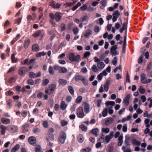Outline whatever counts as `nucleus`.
<instances>
[{
    "label": "nucleus",
    "mask_w": 152,
    "mask_h": 152,
    "mask_svg": "<svg viewBox=\"0 0 152 152\" xmlns=\"http://www.w3.org/2000/svg\"><path fill=\"white\" fill-rule=\"evenodd\" d=\"M40 130V129L37 127H35L33 129V132L35 134H37L39 133Z\"/></svg>",
    "instance_id": "47"
},
{
    "label": "nucleus",
    "mask_w": 152,
    "mask_h": 152,
    "mask_svg": "<svg viewBox=\"0 0 152 152\" xmlns=\"http://www.w3.org/2000/svg\"><path fill=\"white\" fill-rule=\"evenodd\" d=\"M87 7V6L86 4H85L80 7V9L82 11H84L86 10Z\"/></svg>",
    "instance_id": "63"
},
{
    "label": "nucleus",
    "mask_w": 152,
    "mask_h": 152,
    "mask_svg": "<svg viewBox=\"0 0 152 152\" xmlns=\"http://www.w3.org/2000/svg\"><path fill=\"white\" fill-rule=\"evenodd\" d=\"M66 138V133L64 132H61L58 137L59 141L62 144L64 143Z\"/></svg>",
    "instance_id": "4"
},
{
    "label": "nucleus",
    "mask_w": 152,
    "mask_h": 152,
    "mask_svg": "<svg viewBox=\"0 0 152 152\" xmlns=\"http://www.w3.org/2000/svg\"><path fill=\"white\" fill-rule=\"evenodd\" d=\"M61 30L63 31L65 30L66 25L64 23H62L61 25Z\"/></svg>",
    "instance_id": "61"
},
{
    "label": "nucleus",
    "mask_w": 152,
    "mask_h": 152,
    "mask_svg": "<svg viewBox=\"0 0 152 152\" xmlns=\"http://www.w3.org/2000/svg\"><path fill=\"white\" fill-rule=\"evenodd\" d=\"M56 87V85L55 84H51L49 87V89L50 91L53 92Z\"/></svg>",
    "instance_id": "31"
},
{
    "label": "nucleus",
    "mask_w": 152,
    "mask_h": 152,
    "mask_svg": "<svg viewBox=\"0 0 152 152\" xmlns=\"http://www.w3.org/2000/svg\"><path fill=\"white\" fill-rule=\"evenodd\" d=\"M88 18V17L87 15L84 16L80 19V22H83L84 21L87 20Z\"/></svg>",
    "instance_id": "38"
},
{
    "label": "nucleus",
    "mask_w": 152,
    "mask_h": 152,
    "mask_svg": "<svg viewBox=\"0 0 152 152\" xmlns=\"http://www.w3.org/2000/svg\"><path fill=\"white\" fill-rule=\"evenodd\" d=\"M35 149L36 152H43V151H42L41 146L39 145L36 146Z\"/></svg>",
    "instance_id": "28"
},
{
    "label": "nucleus",
    "mask_w": 152,
    "mask_h": 152,
    "mask_svg": "<svg viewBox=\"0 0 152 152\" xmlns=\"http://www.w3.org/2000/svg\"><path fill=\"white\" fill-rule=\"evenodd\" d=\"M48 136L51 140H54V137L53 134L51 133H48Z\"/></svg>",
    "instance_id": "58"
},
{
    "label": "nucleus",
    "mask_w": 152,
    "mask_h": 152,
    "mask_svg": "<svg viewBox=\"0 0 152 152\" xmlns=\"http://www.w3.org/2000/svg\"><path fill=\"white\" fill-rule=\"evenodd\" d=\"M49 82V80L47 79H45L42 82V85L44 86H46Z\"/></svg>",
    "instance_id": "53"
},
{
    "label": "nucleus",
    "mask_w": 152,
    "mask_h": 152,
    "mask_svg": "<svg viewBox=\"0 0 152 152\" xmlns=\"http://www.w3.org/2000/svg\"><path fill=\"white\" fill-rule=\"evenodd\" d=\"M112 138V137H111L109 135L106 136L105 137L106 142L107 143H108Z\"/></svg>",
    "instance_id": "44"
},
{
    "label": "nucleus",
    "mask_w": 152,
    "mask_h": 152,
    "mask_svg": "<svg viewBox=\"0 0 152 152\" xmlns=\"http://www.w3.org/2000/svg\"><path fill=\"white\" fill-rule=\"evenodd\" d=\"M98 68L96 65L94 64L91 67V69L94 72H96L98 71Z\"/></svg>",
    "instance_id": "36"
},
{
    "label": "nucleus",
    "mask_w": 152,
    "mask_h": 152,
    "mask_svg": "<svg viewBox=\"0 0 152 152\" xmlns=\"http://www.w3.org/2000/svg\"><path fill=\"white\" fill-rule=\"evenodd\" d=\"M110 81L109 80H107L104 86V90L107 92L109 90V86L110 84Z\"/></svg>",
    "instance_id": "12"
},
{
    "label": "nucleus",
    "mask_w": 152,
    "mask_h": 152,
    "mask_svg": "<svg viewBox=\"0 0 152 152\" xmlns=\"http://www.w3.org/2000/svg\"><path fill=\"white\" fill-rule=\"evenodd\" d=\"M83 77L82 76L80 75H77L75 77V79L76 81H78L80 80H82Z\"/></svg>",
    "instance_id": "48"
},
{
    "label": "nucleus",
    "mask_w": 152,
    "mask_h": 152,
    "mask_svg": "<svg viewBox=\"0 0 152 152\" xmlns=\"http://www.w3.org/2000/svg\"><path fill=\"white\" fill-rule=\"evenodd\" d=\"M32 49L33 50L36 52L38 51L39 49V47L37 44L34 45L32 46Z\"/></svg>",
    "instance_id": "18"
},
{
    "label": "nucleus",
    "mask_w": 152,
    "mask_h": 152,
    "mask_svg": "<svg viewBox=\"0 0 152 152\" xmlns=\"http://www.w3.org/2000/svg\"><path fill=\"white\" fill-rule=\"evenodd\" d=\"M127 28V26L125 23H124L123 24V27L121 28L120 30V31L121 33H122L124 30H126Z\"/></svg>",
    "instance_id": "26"
},
{
    "label": "nucleus",
    "mask_w": 152,
    "mask_h": 152,
    "mask_svg": "<svg viewBox=\"0 0 152 152\" xmlns=\"http://www.w3.org/2000/svg\"><path fill=\"white\" fill-rule=\"evenodd\" d=\"M72 31L74 33V34L75 35H77L79 32L78 28L77 27H75L72 29Z\"/></svg>",
    "instance_id": "45"
},
{
    "label": "nucleus",
    "mask_w": 152,
    "mask_h": 152,
    "mask_svg": "<svg viewBox=\"0 0 152 152\" xmlns=\"http://www.w3.org/2000/svg\"><path fill=\"white\" fill-rule=\"evenodd\" d=\"M144 56H141L139 58L138 60V62L139 64H140L142 63L143 61L142 58Z\"/></svg>",
    "instance_id": "59"
},
{
    "label": "nucleus",
    "mask_w": 152,
    "mask_h": 152,
    "mask_svg": "<svg viewBox=\"0 0 152 152\" xmlns=\"http://www.w3.org/2000/svg\"><path fill=\"white\" fill-rule=\"evenodd\" d=\"M92 33V31L91 30H87L85 32V34H84V36L86 38H87L88 37L89 35L91 34Z\"/></svg>",
    "instance_id": "23"
},
{
    "label": "nucleus",
    "mask_w": 152,
    "mask_h": 152,
    "mask_svg": "<svg viewBox=\"0 0 152 152\" xmlns=\"http://www.w3.org/2000/svg\"><path fill=\"white\" fill-rule=\"evenodd\" d=\"M68 89L70 93L72 95L74 94V91L73 87L72 86H69L68 87Z\"/></svg>",
    "instance_id": "37"
},
{
    "label": "nucleus",
    "mask_w": 152,
    "mask_h": 152,
    "mask_svg": "<svg viewBox=\"0 0 152 152\" xmlns=\"http://www.w3.org/2000/svg\"><path fill=\"white\" fill-rule=\"evenodd\" d=\"M58 82L60 85H65L67 83V81L66 80L62 79H60Z\"/></svg>",
    "instance_id": "17"
},
{
    "label": "nucleus",
    "mask_w": 152,
    "mask_h": 152,
    "mask_svg": "<svg viewBox=\"0 0 152 152\" xmlns=\"http://www.w3.org/2000/svg\"><path fill=\"white\" fill-rule=\"evenodd\" d=\"M59 72L60 73H67L68 72V70L65 67H61L59 70Z\"/></svg>",
    "instance_id": "21"
},
{
    "label": "nucleus",
    "mask_w": 152,
    "mask_h": 152,
    "mask_svg": "<svg viewBox=\"0 0 152 152\" xmlns=\"http://www.w3.org/2000/svg\"><path fill=\"white\" fill-rule=\"evenodd\" d=\"M43 125L44 127L45 128H47L48 126V122L46 121H44L43 123Z\"/></svg>",
    "instance_id": "62"
},
{
    "label": "nucleus",
    "mask_w": 152,
    "mask_h": 152,
    "mask_svg": "<svg viewBox=\"0 0 152 152\" xmlns=\"http://www.w3.org/2000/svg\"><path fill=\"white\" fill-rule=\"evenodd\" d=\"M102 131L104 132L108 133L110 131V129L109 128H102Z\"/></svg>",
    "instance_id": "55"
},
{
    "label": "nucleus",
    "mask_w": 152,
    "mask_h": 152,
    "mask_svg": "<svg viewBox=\"0 0 152 152\" xmlns=\"http://www.w3.org/2000/svg\"><path fill=\"white\" fill-rule=\"evenodd\" d=\"M43 33L42 31L40 30H39L32 34V36L34 37H39L40 35H41L42 36L43 34H42Z\"/></svg>",
    "instance_id": "9"
},
{
    "label": "nucleus",
    "mask_w": 152,
    "mask_h": 152,
    "mask_svg": "<svg viewBox=\"0 0 152 152\" xmlns=\"http://www.w3.org/2000/svg\"><path fill=\"white\" fill-rule=\"evenodd\" d=\"M94 61L96 63H99L101 61L100 59H99L97 57L95 56L94 58Z\"/></svg>",
    "instance_id": "64"
},
{
    "label": "nucleus",
    "mask_w": 152,
    "mask_h": 152,
    "mask_svg": "<svg viewBox=\"0 0 152 152\" xmlns=\"http://www.w3.org/2000/svg\"><path fill=\"white\" fill-rule=\"evenodd\" d=\"M97 65L98 68L99 69L103 68L105 66V64L104 63L102 62L97 63Z\"/></svg>",
    "instance_id": "16"
},
{
    "label": "nucleus",
    "mask_w": 152,
    "mask_h": 152,
    "mask_svg": "<svg viewBox=\"0 0 152 152\" xmlns=\"http://www.w3.org/2000/svg\"><path fill=\"white\" fill-rule=\"evenodd\" d=\"M113 118H108L105 121V125H109L113 121Z\"/></svg>",
    "instance_id": "19"
},
{
    "label": "nucleus",
    "mask_w": 152,
    "mask_h": 152,
    "mask_svg": "<svg viewBox=\"0 0 152 152\" xmlns=\"http://www.w3.org/2000/svg\"><path fill=\"white\" fill-rule=\"evenodd\" d=\"M79 127L83 131L86 132L87 131V127L84 125L82 124L80 125Z\"/></svg>",
    "instance_id": "43"
},
{
    "label": "nucleus",
    "mask_w": 152,
    "mask_h": 152,
    "mask_svg": "<svg viewBox=\"0 0 152 152\" xmlns=\"http://www.w3.org/2000/svg\"><path fill=\"white\" fill-rule=\"evenodd\" d=\"M62 17L61 13L59 12H57L55 13V18L57 22H58L61 20Z\"/></svg>",
    "instance_id": "8"
},
{
    "label": "nucleus",
    "mask_w": 152,
    "mask_h": 152,
    "mask_svg": "<svg viewBox=\"0 0 152 152\" xmlns=\"http://www.w3.org/2000/svg\"><path fill=\"white\" fill-rule=\"evenodd\" d=\"M132 144L134 145H140L141 142L137 140L134 139L132 141Z\"/></svg>",
    "instance_id": "27"
},
{
    "label": "nucleus",
    "mask_w": 152,
    "mask_h": 152,
    "mask_svg": "<svg viewBox=\"0 0 152 152\" xmlns=\"http://www.w3.org/2000/svg\"><path fill=\"white\" fill-rule=\"evenodd\" d=\"M18 129L17 126H12L10 127V132L14 133L18 132Z\"/></svg>",
    "instance_id": "14"
},
{
    "label": "nucleus",
    "mask_w": 152,
    "mask_h": 152,
    "mask_svg": "<svg viewBox=\"0 0 152 152\" xmlns=\"http://www.w3.org/2000/svg\"><path fill=\"white\" fill-rule=\"evenodd\" d=\"M29 76L30 78H36V74L33 72H30L29 73Z\"/></svg>",
    "instance_id": "50"
},
{
    "label": "nucleus",
    "mask_w": 152,
    "mask_h": 152,
    "mask_svg": "<svg viewBox=\"0 0 152 152\" xmlns=\"http://www.w3.org/2000/svg\"><path fill=\"white\" fill-rule=\"evenodd\" d=\"M30 42V40L29 39H26L24 43V47L25 48H27Z\"/></svg>",
    "instance_id": "22"
},
{
    "label": "nucleus",
    "mask_w": 152,
    "mask_h": 152,
    "mask_svg": "<svg viewBox=\"0 0 152 152\" xmlns=\"http://www.w3.org/2000/svg\"><path fill=\"white\" fill-rule=\"evenodd\" d=\"M84 105V110L85 113H88L90 111V105L89 104L86 102H83Z\"/></svg>",
    "instance_id": "7"
},
{
    "label": "nucleus",
    "mask_w": 152,
    "mask_h": 152,
    "mask_svg": "<svg viewBox=\"0 0 152 152\" xmlns=\"http://www.w3.org/2000/svg\"><path fill=\"white\" fill-rule=\"evenodd\" d=\"M130 95L129 94H128L125 97L124 102L126 105H128L129 104V100L130 98Z\"/></svg>",
    "instance_id": "13"
},
{
    "label": "nucleus",
    "mask_w": 152,
    "mask_h": 152,
    "mask_svg": "<svg viewBox=\"0 0 152 152\" xmlns=\"http://www.w3.org/2000/svg\"><path fill=\"white\" fill-rule=\"evenodd\" d=\"M10 120L4 118H2L1 119V122L4 124H7L9 123Z\"/></svg>",
    "instance_id": "25"
},
{
    "label": "nucleus",
    "mask_w": 152,
    "mask_h": 152,
    "mask_svg": "<svg viewBox=\"0 0 152 152\" xmlns=\"http://www.w3.org/2000/svg\"><path fill=\"white\" fill-rule=\"evenodd\" d=\"M50 5L53 8L58 9L60 7L61 4L58 3H56L54 1L52 0L50 3Z\"/></svg>",
    "instance_id": "5"
},
{
    "label": "nucleus",
    "mask_w": 152,
    "mask_h": 152,
    "mask_svg": "<svg viewBox=\"0 0 152 152\" xmlns=\"http://www.w3.org/2000/svg\"><path fill=\"white\" fill-rule=\"evenodd\" d=\"M20 147V146L19 144L16 145L15 147L12 149V151H14L16 152V151L19 149Z\"/></svg>",
    "instance_id": "30"
},
{
    "label": "nucleus",
    "mask_w": 152,
    "mask_h": 152,
    "mask_svg": "<svg viewBox=\"0 0 152 152\" xmlns=\"http://www.w3.org/2000/svg\"><path fill=\"white\" fill-rule=\"evenodd\" d=\"M15 56L14 54H13L12 55L11 57V59L12 63H16L17 62V59H15Z\"/></svg>",
    "instance_id": "40"
},
{
    "label": "nucleus",
    "mask_w": 152,
    "mask_h": 152,
    "mask_svg": "<svg viewBox=\"0 0 152 152\" xmlns=\"http://www.w3.org/2000/svg\"><path fill=\"white\" fill-rule=\"evenodd\" d=\"M141 81L142 83L146 84L147 83V81L146 77V75L145 74H142L141 75Z\"/></svg>",
    "instance_id": "11"
},
{
    "label": "nucleus",
    "mask_w": 152,
    "mask_h": 152,
    "mask_svg": "<svg viewBox=\"0 0 152 152\" xmlns=\"http://www.w3.org/2000/svg\"><path fill=\"white\" fill-rule=\"evenodd\" d=\"M91 55L89 51H86L85 53L83 55V57L85 58H87Z\"/></svg>",
    "instance_id": "54"
},
{
    "label": "nucleus",
    "mask_w": 152,
    "mask_h": 152,
    "mask_svg": "<svg viewBox=\"0 0 152 152\" xmlns=\"http://www.w3.org/2000/svg\"><path fill=\"white\" fill-rule=\"evenodd\" d=\"M139 91L142 94L144 93L145 92V89L143 88L142 86H140L139 88Z\"/></svg>",
    "instance_id": "42"
},
{
    "label": "nucleus",
    "mask_w": 152,
    "mask_h": 152,
    "mask_svg": "<svg viewBox=\"0 0 152 152\" xmlns=\"http://www.w3.org/2000/svg\"><path fill=\"white\" fill-rule=\"evenodd\" d=\"M10 72V69H9L7 73L5 75V80H6V83H7V85H9V84L10 83V78L8 76L7 74L9 73Z\"/></svg>",
    "instance_id": "15"
},
{
    "label": "nucleus",
    "mask_w": 152,
    "mask_h": 152,
    "mask_svg": "<svg viewBox=\"0 0 152 152\" xmlns=\"http://www.w3.org/2000/svg\"><path fill=\"white\" fill-rule=\"evenodd\" d=\"M129 137L126 135L125 137V143L126 146H129Z\"/></svg>",
    "instance_id": "24"
},
{
    "label": "nucleus",
    "mask_w": 152,
    "mask_h": 152,
    "mask_svg": "<svg viewBox=\"0 0 152 152\" xmlns=\"http://www.w3.org/2000/svg\"><path fill=\"white\" fill-rule=\"evenodd\" d=\"M108 109L107 108H104L102 112V116L103 117H105L107 114Z\"/></svg>",
    "instance_id": "35"
},
{
    "label": "nucleus",
    "mask_w": 152,
    "mask_h": 152,
    "mask_svg": "<svg viewBox=\"0 0 152 152\" xmlns=\"http://www.w3.org/2000/svg\"><path fill=\"white\" fill-rule=\"evenodd\" d=\"M118 61V58L116 57H115L112 61V63L113 64L115 65L116 66L117 64Z\"/></svg>",
    "instance_id": "41"
},
{
    "label": "nucleus",
    "mask_w": 152,
    "mask_h": 152,
    "mask_svg": "<svg viewBox=\"0 0 152 152\" xmlns=\"http://www.w3.org/2000/svg\"><path fill=\"white\" fill-rule=\"evenodd\" d=\"M120 15V13L118 10H116L114 12L113 14V16H115L117 18H118Z\"/></svg>",
    "instance_id": "49"
},
{
    "label": "nucleus",
    "mask_w": 152,
    "mask_h": 152,
    "mask_svg": "<svg viewBox=\"0 0 152 152\" xmlns=\"http://www.w3.org/2000/svg\"><path fill=\"white\" fill-rule=\"evenodd\" d=\"M92 133L95 135V136L96 137H97L98 136V134H97V133L99 131V129L97 128H96L92 130H91Z\"/></svg>",
    "instance_id": "29"
},
{
    "label": "nucleus",
    "mask_w": 152,
    "mask_h": 152,
    "mask_svg": "<svg viewBox=\"0 0 152 152\" xmlns=\"http://www.w3.org/2000/svg\"><path fill=\"white\" fill-rule=\"evenodd\" d=\"M152 66V62H150L147 66V70L148 72L150 71Z\"/></svg>",
    "instance_id": "57"
},
{
    "label": "nucleus",
    "mask_w": 152,
    "mask_h": 152,
    "mask_svg": "<svg viewBox=\"0 0 152 152\" xmlns=\"http://www.w3.org/2000/svg\"><path fill=\"white\" fill-rule=\"evenodd\" d=\"M107 1L106 0H102L101 2V3L102 5L101 7L102 9L104 8L107 5Z\"/></svg>",
    "instance_id": "33"
},
{
    "label": "nucleus",
    "mask_w": 152,
    "mask_h": 152,
    "mask_svg": "<svg viewBox=\"0 0 152 152\" xmlns=\"http://www.w3.org/2000/svg\"><path fill=\"white\" fill-rule=\"evenodd\" d=\"M53 67L50 66L48 69V72L50 75H53L54 73V72Z\"/></svg>",
    "instance_id": "32"
},
{
    "label": "nucleus",
    "mask_w": 152,
    "mask_h": 152,
    "mask_svg": "<svg viewBox=\"0 0 152 152\" xmlns=\"http://www.w3.org/2000/svg\"><path fill=\"white\" fill-rule=\"evenodd\" d=\"M28 83L31 85H32L34 84V81L33 80L31 79H29L27 80Z\"/></svg>",
    "instance_id": "56"
},
{
    "label": "nucleus",
    "mask_w": 152,
    "mask_h": 152,
    "mask_svg": "<svg viewBox=\"0 0 152 152\" xmlns=\"http://www.w3.org/2000/svg\"><path fill=\"white\" fill-rule=\"evenodd\" d=\"M91 147H88L82 149L81 151V152H89L91 150Z\"/></svg>",
    "instance_id": "46"
},
{
    "label": "nucleus",
    "mask_w": 152,
    "mask_h": 152,
    "mask_svg": "<svg viewBox=\"0 0 152 152\" xmlns=\"http://www.w3.org/2000/svg\"><path fill=\"white\" fill-rule=\"evenodd\" d=\"M77 116L80 118H83L85 116L83 108L82 107H79L77 110Z\"/></svg>",
    "instance_id": "2"
},
{
    "label": "nucleus",
    "mask_w": 152,
    "mask_h": 152,
    "mask_svg": "<svg viewBox=\"0 0 152 152\" xmlns=\"http://www.w3.org/2000/svg\"><path fill=\"white\" fill-rule=\"evenodd\" d=\"M73 1V3H72L71 2L67 3L66 4V5L68 6L71 7V6H73L74 4H75L76 3V2L77 1L76 0H75V1Z\"/></svg>",
    "instance_id": "60"
},
{
    "label": "nucleus",
    "mask_w": 152,
    "mask_h": 152,
    "mask_svg": "<svg viewBox=\"0 0 152 152\" xmlns=\"http://www.w3.org/2000/svg\"><path fill=\"white\" fill-rule=\"evenodd\" d=\"M80 58V56L79 55L75 56L74 54L72 53L69 55V59L70 60L72 61H78Z\"/></svg>",
    "instance_id": "1"
},
{
    "label": "nucleus",
    "mask_w": 152,
    "mask_h": 152,
    "mask_svg": "<svg viewBox=\"0 0 152 152\" xmlns=\"http://www.w3.org/2000/svg\"><path fill=\"white\" fill-rule=\"evenodd\" d=\"M46 53V52L44 53V52H39L37 53L36 55L37 57H39L41 56H44Z\"/></svg>",
    "instance_id": "39"
},
{
    "label": "nucleus",
    "mask_w": 152,
    "mask_h": 152,
    "mask_svg": "<svg viewBox=\"0 0 152 152\" xmlns=\"http://www.w3.org/2000/svg\"><path fill=\"white\" fill-rule=\"evenodd\" d=\"M67 105L65 104L64 101H62L61 103L60 108L62 110H64L65 109Z\"/></svg>",
    "instance_id": "20"
},
{
    "label": "nucleus",
    "mask_w": 152,
    "mask_h": 152,
    "mask_svg": "<svg viewBox=\"0 0 152 152\" xmlns=\"http://www.w3.org/2000/svg\"><path fill=\"white\" fill-rule=\"evenodd\" d=\"M77 139L78 141L80 143L82 142L84 140L83 137L80 135H79Z\"/></svg>",
    "instance_id": "52"
},
{
    "label": "nucleus",
    "mask_w": 152,
    "mask_h": 152,
    "mask_svg": "<svg viewBox=\"0 0 152 152\" xmlns=\"http://www.w3.org/2000/svg\"><path fill=\"white\" fill-rule=\"evenodd\" d=\"M28 141L31 144L34 145L36 143V139L35 137L31 136L28 138Z\"/></svg>",
    "instance_id": "10"
},
{
    "label": "nucleus",
    "mask_w": 152,
    "mask_h": 152,
    "mask_svg": "<svg viewBox=\"0 0 152 152\" xmlns=\"http://www.w3.org/2000/svg\"><path fill=\"white\" fill-rule=\"evenodd\" d=\"M29 71L28 68L25 67H22L20 68L18 70V74L21 76H24L26 72Z\"/></svg>",
    "instance_id": "3"
},
{
    "label": "nucleus",
    "mask_w": 152,
    "mask_h": 152,
    "mask_svg": "<svg viewBox=\"0 0 152 152\" xmlns=\"http://www.w3.org/2000/svg\"><path fill=\"white\" fill-rule=\"evenodd\" d=\"M0 128L1 129V134L2 135H4L5 133V131L6 130L5 127L3 125L0 126Z\"/></svg>",
    "instance_id": "34"
},
{
    "label": "nucleus",
    "mask_w": 152,
    "mask_h": 152,
    "mask_svg": "<svg viewBox=\"0 0 152 152\" xmlns=\"http://www.w3.org/2000/svg\"><path fill=\"white\" fill-rule=\"evenodd\" d=\"M118 47L117 45H114L112 47L110 52L113 55H118V53L117 52L116 50L117 49Z\"/></svg>",
    "instance_id": "6"
},
{
    "label": "nucleus",
    "mask_w": 152,
    "mask_h": 152,
    "mask_svg": "<svg viewBox=\"0 0 152 152\" xmlns=\"http://www.w3.org/2000/svg\"><path fill=\"white\" fill-rule=\"evenodd\" d=\"M82 97L81 96H79L77 97L75 100V102L77 103H80L82 100Z\"/></svg>",
    "instance_id": "51"
}]
</instances>
